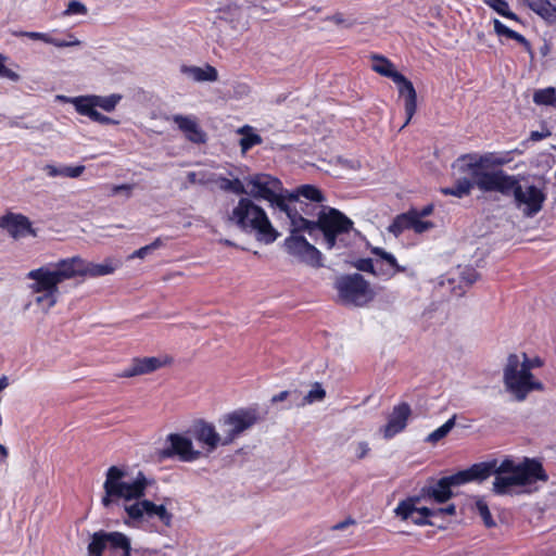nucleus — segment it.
<instances>
[{"mask_svg":"<svg viewBox=\"0 0 556 556\" xmlns=\"http://www.w3.org/2000/svg\"><path fill=\"white\" fill-rule=\"evenodd\" d=\"M478 465L486 468L482 477H477V481L485 480L494 475L492 490L497 495L509 494L513 488L527 486L539 480L547 481V475L542 464L534 458H525L519 463L505 458L500 464L496 459H492Z\"/></svg>","mask_w":556,"mask_h":556,"instance_id":"f257e3e1","label":"nucleus"},{"mask_svg":"<svg viewBox=\"0 0 556 556\" xmlns=\"http://www.w3.org/2000/svg\"><path fill=\"white\" fill-rule=\"evenodd\" d=\"M223 220L264 244H270L279 237L264 207L248 197H240L235 205L224 213Z\"/></svg>","mask_w":556,"mask_h":556,"instance_id":"f03ea898","label":"nucleus"},{"mask_svg":"<svg viewBox=\"0 0 556 556\" xmlns=\"http://www.w3.org/2000/svg\"><path fill=\"white\" fill-rule=\"evenodd\" d=\"M148 485L149 481L142 472H138L135 478H131L126 469L111 466L105 473L101 504L109 508L123 502L125 509L127 505L144 497Z\"/></svg>","mask_w":556,"mask_h":556,"instance_id":"7ed1b4c3","label":"nucleus"},{"mask_svg":"<svg viewBox=\"0 0 556 556\" xmlns=\"http://www.w3.org/2000/svg\"><path fill=\"white\" fill-rule=\"evenodd\" d=\"M26 279L31 280L28 289L37 294L34 302L45 314L58 303L59 285L68 280L59 262L29 270Z\"/></svg>","mask_w":556,"mask_h":556,"instance_id":"20e7f679","label":"nucleus"},{"mask_svg":"<svg viewBox=\"0 0 556 556\" xmlns=\"http://www.w3.org/2000/svg\"><path fill=\"white\" fill-rule=\"evenodd\" d=\"M490 157L488 155L465 154L453 163L455 175L468 177L472 184L483 192H498L505 179L503 169L490 170Z\"/></svg>","mask_w":556,"mask_h":556,"instance_id":"39448f33","label":"nucleus"},{"mask_svg":"<svg viewBox=\"0 0 556 556\" xmlns=\"http://www.w3.org/2000/svg\"><path fill=\"white\" fill-rule=\"evenodd\" d=\"M503 195H513L515 206L527 218L534 217L543 208L546 195L534 185H521L518 177L506 174L498 191Z\"/></svg>","mask_w":556,"mask_h":556,"instance_id":"423d86ee","label":"nucleus"},{"mask_svg":"<svg viewBox=\"0 0 556 556\" xmlns=\"http://www.w3.org/2000/svg\"><path fill=\"white\" fill-rule=\"evenodd\" d=\"M505 388L517 401L526 400L531 391H543L544 386L523 366L518 354H509L503 370Z\"/></svg>","mask_w":556,"mask_h":556,"instance_id":"0eeeda50","label":"nucleus"},{"mask_svg":"<svg viewBox=\"0 0 556 556\" xmlns=\"http://www.w3.org/2000/svg\"><path fill=\"white\" fill-rule=\"evenodd\" d=\"M243 189V197L267 201L274 207L287 200L281 180L269 174L256 173L244 177Z\"/></svg>","mask_w":556,"mask_h":556,"instance_id":"6e6552de","label":"nucleus"},{"mask_svg":"<svg viewBox=\"0 0 556 556\" xmlns=\"http://www.w3.org/2000/svg\"><path fill=\"white\" fill-rule=\"evenodd\" d=\"M58 262L68 280L77 277L97 278L112 275L122 266L121 260L112 256L104 258L101 263L89 262L80 256L63 258Z\"/></svg>","mask_w":556,"mask_h":556,"instance_id":"1a4fd4ad","label":"nucleus"},{"mask_svg":"<svg viewBox=\"0 0 556 556\" xmlns=\"http://www.w3.org/2000/svg\"><path fill=\"white\" fill-rule=\"evenodd\" d=\"M334 287L339 301L344 305L363 306L375 296L369 283L359 274L339 277Z\"/></svg>","mask_w":556,"mask_h":556,"instance_id":"9d476101","label":"nucleus"},{"mask_svg":"<svg viewBox=\"0 0 556 556\" xmlns=\"http://www.w3.org/2000/svg\"><path fill=\"white\" fill-rule=\"evenodd\" d=\"M261 420L256 408H240L219 419L223 433V445L232 443L244 431L251 429Z\"/></svg>","mask_w":556,"mask_h":556,"instance_id":"9b49d317","label":"nucleus"},{"mask_svg":"<svg viewBox=\"0 0 556 556\" xmlns=\"http://www.w3.org/2000/svg\"><path fill=\"white\" fill-rule=\"evenodd\" d=\"M485 468L486 467L482 465H472L466 470L441 478L434 485L427 488L426 493L435 502L445 503L453 495L451 491L452 486L460 485L469 481H477V477H482L485 473Z\"/></svg>","mask_w":556,"mask_h":556,"instance_id":"f8f14e48","label":"nucleus"},{"mask_svg":"<svg viewBox=\"0 0 556 556\" xmlns=\"http://www.w3.org/2000/svg\"><path fill=\"white\" fill-rule=\"evenodd\" d=\"M314 225L323 232L327 249H332L336 245L337 237L353 228V222L336 208L323 210Z\"/></svg>","mask_w":556,"mask_h":556,"instance_id":"ddd939ff","label":"nucleus"},{"mask_svg":"<svg viewBox=\"0 0 556 556\" xmlns=\"http://www.w3.org/2000/svg\"><path fill=\"white\" fill-rule=\"evenodd\" d=\"M125 513L134 522L143 521L144 517H156L164 526L169 527L173 520V514L164 505H156L151 501L144 500L134 502L125 507Z\"/></svg>","mask_w":556,"mask_h":556,"instance_id":"4468645a","label":"nucleus"},{"mask_svg":"<svg viewBox=\"0 0 556 556\" xmlns=\"http://www.w3.org/2000/svg\"><path fill=\"white\" fill-rule=\"evenodd\" d=\"M285 248L289 254L309 266L319 267L321 265L320 252L299 233H291L285 240Z\"/></svg>","mask_w":556,"mask_h":556,"instance_id":"2eb2a0df","label":"nucleus"},{"mask_svg":"<svg viewBox=\"0 0 556 556\" xmlns=\"http://www.w3.org/2000/svg\"><path fill=\"white\" fill-rule=\"evenodd\" d=\"M169 447L164 452L165 456H177L182 462H194L203 456L200 450H195L192 439L179 433H170L167 437Z\"/></svg>","mask_w":556,"mask_h":556,"instance_id":"dca6fc26","label":"nucleus"},{"mask_svg":"<svg viewBox=\"0 0 556 556\" xmlns=\"http://www.w3.org/2000/svg\"><path fill=\"white\" fill-rule=\"evenodd\" d=\"M172 363L169 356H150V357H135L131 359L130 365L125 368L119 377L131 378L136 376H142L152 374L162 367H165Z\"/></svg>","mask_w":556,"mask_h":556,"instance_id":"f3484780","label":"nucleus"},{"mask_svg":"<svg viewBox=\"0 0 556 556\" xmlns=\"http://www.w3.org/2000/svg\"><path fill=\"white\" fill-rule=\"evenodd\" d=\"M190 433L203 446L206 454L215 451L219 444L223 445V433L219 434L215 426L207 421L198 420L194 422Z\"/></svg>","mask_w":556,"mask_h":556,"instance_id":"a211bd4d","label":"nucleus"},{"mask_svg":"<svg viewBox=\"0 0 556 556\" xmlns=\"http://www.w3.org/2000/svg\"><path fill=\"white\" fill-rule=\"evenodd\" d=\"M0 228L5 229L14 239L27 235L37 236L36 230L31 227V222L23 214L7 213L0 216Z\"/></svg>","mask_w":556,"mask_h":556,"instance_id":"6ab92c4d","label":"nucleus"},{"mask_svg":"<svg viewBox=\"0 0 556 556\" xmlns=\"http://www.w3.org/2000/svg\"><path fill=\"white\" fill-rule=\"evenodd\" d=\"M412 414L407 403H401L393 407L389 415L387 425L382 428L383 437L391 439L399 432L403 431L407 425V420Z\"/></svg>","mask_w":556,"mask_h":556,"instance_id":"aec40b11","label":"nucleus"},{"mask_svg":"<svg viewBox=\"0 0 556 556\" xmlns=\"http://www.w3.org/2000/svg\"><path fill=\"white\" fill-rule=\"evenodd\" d=\"M399 86L400 96L405 97V114L406 121L402 128L406 127L412 121L417 110V92L413 86V83L408 80L404 75L401 74V79L393 80Z\"/></svg>","mask_w":556,"mask_h":556,"instance_id":"412c9836","label":"nucleus"},{"mask_svg":"<svg viewBox=\"0 0 556 556\" xmlns=\"http://www.w3.org/2000/svg\"><path fill=\"white\" fill-rule=\"evenodd\" d=\"M277 208H279L281 212L286 213L288 218L290 219V226H291V233H298L302 230H307L309 233H312L316 226L314 225L316 222H312L306 219L298 210L296 206H292L290 203L285 200L281 205H279Z\"/></svg>","mask_w":556,"mask_h":556,"instance_id":"4be33fe9","label":"nucleus"},{"mask_svg":"<svg viewBox=\"0 0 556 556\" xmlns=\"http://www.w3.org/2000/svg\"><path fill=\"white\" fill-rule=\"evenodd\" d=\"M174 123L185 134L186 138L194 143H203L206 140L205 132L200 128L195 118L184 115H174Z\"/></svg>","mask_w":556,"mask_h":556,"instance_id":"5701e85b","label":"nucleus"},{"mask_svg":"<svg viewBox=\"0 0 556 556\" xmlns=\"http://www.w3.org/2000/svg\"><path fill=\"white\" fill-rule=\"evenodd\" d=\"M122 100L121 94H110V96H85V99H79L76 101L77 105H87L91 106V109L100 108L105 112H112L115 110L119 101Z\"/></svg>","mask_w":556,"mask_h":556,"instance_id":"b1692460","label":"nucleus"},{"mask_svg":"<svg viewBox=\"0 0 556 556\" xmlns=\"http://www.w3.org/2000/svg\"><path fill=\"white\" fill-rule=\"evenodd\" d=\"M180 72L195 83L216 81L218 79L217 70L208 64L203 67L182 65Z\"/></svg>","mask_w":556,"mask_h":556,"instance_id":"393cba45","label":"nucleus"},{"mask_svg":"<svg viewBox=\"0 0 556 556\" xmlns=\"http://www.w3.org/2000/svg\"><path fill=\"white\" fill-rule=\"evenodd\" d=\"M533 12L540 15L548 25L556 28V2L547 0H522Z\"/></svg>","mask_w":556,"mask_h":556,"instance_id":"a878e982","label":"nucleus"},{"mask_svg":"<svg viewBox=\"0 0 556 556\" xmlns=\"http://www.w3.org/2000/svg\"><path fill=\"white\" fill-rule=\"evenodd\" d=\"M249 16L248 8L229 7L227 11L223 12L220 18L232 23L235 29L244 30L249 25Z\"/></svg>","mask_w":556,"mask_h":556,"instance_id":"bb28decb","label":"nucleus"},{"mask_svg":"<svg viewBox=\"0 0 556 556\" xmlns=\"http://www.w3.org/2000/svg\"><path fill=\"white\" fill-rule=\"evenodd\" d=\"M370 60L372 62L371 68L377 74L388 77L392 80H394L396 78L401 79V73H399L395 70L394 64L386 56L380 55V54H372L370 56Z\"/></svg>","mask_w":556,"mask_h":556,"instance_id":"cd10ccee","label":"nucleus"},{"mask_svg":"<svg viewBox=\"0 0 556 556\" xmlns=\"http://www.w3.org/2000/svg\"><path fill=\"white\" fill-rule=\"evenodd\" d=\"M212 185L218 187L224 192H231L237 195H243L244 178L241 180L238 177L227 178L213 173Z\"/></svg>","mask_w":556,"mask_h":556,"instance_id":"c85d7f7f","label":"nucleus"},{"mask_svg":"<svg viewBox=\"0 0 556 556\" xmlns=\"http://www.w3.org/2000/svg\"><path fill=\"white\" fill-rule=\"evenodd\" d=\"M85 170L84 165L77 166H55L52 164H47L43 166V172L51 178L54 177H68V178H77Z\"/></svg>","mask_w":556,"mask_h":556,"instance_id":"c756f323","label":"nucleus"},{"mask_svg":"<svg viewBox=\"0 0 556 556\" xmlns=\"http://www.w3.org/2000/svg\"><path fill=\"white\" fill-rule=\"evenodd\" d=\"M108 546L113 551H122L123 556H130V541L122 532H106Z\"/></svg>","mask_w":556,"mask_h":556,"instance_id":"7c9ffc66","label":"nucleus"},{"mask_svg":"<svg viewBox=\"0 0 556 556\" xmlns=\"http://www.w3.org/2000/svg\"><path fill=\"white\" fill-rule=\"evenodd\" d=\"M238 134L242 135L239 144L241 148V152L245 153L248 150L253 148L254 146L261 144L263 139L260 135L253 131V128L249 125H245L238 129Z\"/></svg>","mask_w":556,"mask_h":556,"instance_id":"2f4dec72","label":"nucleus"},{"mask_svg":"<svg viewBox=\"0 0 556 556\" xmlns=\"http://www.w3.org/2000/svg\"><path fill=\"white\" fill-rule=\"evenodd\" d=\"M299 197H303V198L311 200L313 202H316V203H321L325 201V198H324L323 193L320 192V190L312 185H303V186L299 187L296 189L295 193L288 194V200L289 201L296 200V198H299Z\"/></svg>","mask_w":556,"mask_h":556,"instance_id":"473e14b6","label":"nucleus"},{"mask_svg":"<svg viewBox=\"0 0 556 556\" xmlns=\"http://www.w3.org/2000/svg\"><path fill=\"white\" fill-rule=\"evenodd\" d=\"M472 189V184L468 177H460L457 175L455 185L450 188H445L442 190L444 194L454 195L457 198H463L468 195Z\"/></svg>","mask_w":556,"mask_h":556,"instance_id":"72a5a7b5","label":"nucleus"},{"mask_svg":"<svg viewBox=\"0 0 556 556\" xmlns=\"http://www.w3.org/2000/svg\"><path fill=\"white\" fill-rule=\"evenodd\" d=\"M76 112L83 116L89 117L91 121L97 122L102 125H117L118 122L105 116L97 111V109H91V106L87 105H77Z\"/></svg>","mask_w":556,"mask_h":556,"instance_id":"f704fd0d","label":"nucleus"},{"mask_svg":"<svg viewBox=\"0 0 556 556\" xmlns=\"http://www.w3.org/2000/svg\"><path fill=\"white\" fill-rule=\"evenodd\" d=\"M105 538L106 532L102 530L92 534L88 545V556H102L104 548L109 547Z\"/></svg>","mask_w":556,"mask_h":556,"instance_id":"c9c22d12","label":"nucleus"},{"mask_svg":"<svg viewBox=\"0 0 556 556\" xmlns=\"http://www.w3.org/2000/svg\"><path fill=\"white\" fill-rule=\"evenodd\" d=\"M410 229V210L397 215L389 225L388 231L399 237L403 231Z\"/></svg>","mask_w":556,"mask_h":556,"instance_id":"e433bc0d","label":"nucleus"},{"mask_svg":"<svg viewBox=\"0 0 556 556\" xmlns=\"http://www.w3.org/2000/svg\"><path fill=\"white\" fill-rule=\"evenodd\" d=\"M417 497H409L400 502L396 508L394 509V514L396 515V517L401 518L402 520L413 518V515L417 510Z\"/></svg>","mask_w":556,"mask_h":556,"instance_id":"4c0bfd02","label":"nucleus"},{"mask_svg":"<svg viewBox=\"0 0 556 556\" xmlns=\"http://www.w3.org/2000/svg\"><path fill=\"white\" fill-rule=\"evenodd\" d=\"M455 424L456 415L451 417L445 424H443L437 430L429 433L425 441L430 444L438 443L440 440L445 438L451 432V430L455 427Z\"/></svg>","mask_w":556,"mask_h":556,"instance_id":"58836bf2","label":"nucleus"},{"mask_svg":"<svg viewBox=\"0 0 556 556\" xmlns=\"http://www.w3.org/2000/svg\"><path fill=\"white\" fill-rule=\"evenodd\" d=\"M533 101L539 105L556 106V90L553 87L536 90L533 94Z\"/></svg>","mask_w":556,"mask_h":556,"instance_id":"ea45409f","label":"nucleus"},{"mask_svg":"<svg viewBox=\"0 0 556 556\" xmlns=\"http://www.w3.org/2000/svg\"><path fill=\"white\" fill-rule=\"evenodd\" d=\"M434 227V224L429 220H424V218L419 217L417 215V210L412 208L410 210V229L414 230L416 233H424L429 231Z\"/></svg>","mask_w":556,"mask_h":556,"instance_id":"a19ab883","label":"nucleus"},{"mask_svg":"<svg viewBox=\"0 0 556 556\" xmlns=\"http://www.w3.org/2000/svg\"><path fill=\"white\" fill-rule=\"evenodd\" d=\"M326 397V391L321 387L320 383H314L312 390L301 400V402L296 403L298 406H304L306 404H312L315 402H320Z\"/></svg>","mask_w":556,"mask_h":556,"instance_id":"79ce46f5","label":"nucleus"},{"mask_svg":"<svg viewBox=\"0 0 556 556\" xmlns=\"http://www.w3.org/2000/svg\"><path fill=\"white\" fill-rule=\"evenodd\" d=\"M163 245V241L161 238H156L153 242L148 245H144L136 251H134L130 255H128L127 260L141 258L143 260L146 256L151 254L153 251L160 249Z\"/></svg>","mask_w":556,"mask_h":556,"instance_id":"37998d69","label":"nucleus"},{"mask_svg":"<svg viewBox=\"0 0 556 556\" xmlns=\"http://www.w3.org/2000/svg\"><path fill=\"white\" fill-rule=\"evenodd\" d=\"M371 252L375 255L379 256L381 260H383L393 269V274L405 270L404 267H401L397 264L396 258L391 253L384 251L383 249L372 248Z\"/></svg>","mask_w":556,"mask_h":556,"instance_id":"c03bdc74","label":"nucleus"},{"mask_svg":"<svg viewBox=\"0 0 556 556\" xmlns=\"http://www.w3.org/2000/svg\"><path fill=\"white\" fill-rule=\"evenodd\" d=\"M485 3L498 14L517 21V15L509 11L508 3L505 0H485Z\"/></svg>","mask_w":556,"mask_h":556,"instance_id":"a18cd8bd","label":"nucleus"},{"mask_svg":"<svg viewBox=\"0 0 556 556\" xmlns=\"http://www.w3.org/2000/svg\"><path fill=\"white\" fill-rule=\"evenodd\" d=\"M213 173L208 172H190L187 175L191 185L210 186L212 185Z\"/></svg>","mask_w":556,"mask_h":556,"instance_id":"49530a36","label":"nucleus"},{"mask_svg":"<svg viewBox=\"0 0 556 556\" xmlns=\"http://www.w3.org/2000/svg\"><path fill=\"white\" fill-rule=\"evenodd\" d=\"M7 60L8 58L4 54L0 53V78H7L11 81L16 83L21 79V76L17 72L13 71L12 68H9L5 65Z\"/></svg>","mask_w":556,"mask_h":556,"instance_id":"de8ad7c7","label":"nucleus"},{"mask_svg":"<svg viewBox=\"0 0 556 556\" xmlns=\"http://www.w3.org/2000/svg\"><path fill=\"white\" fill-rule=\"evenodd\" d=\"M477 509H478L479 515L481 516L484 525L488 528H492V527L495 526V521L493 520L492 515L490 513V509H489L488 505L484 502L478 501L477 502Z\"/></svg>","mask_w":556,"mask_h":556,"instance_id":"09e8293b","label":"nucleus"},{"mask_svg":"<svg viewBox=\"0 0 556 556\" xmlns=\"http://www.w3.org/2000/svg\"><path fill=\"white\" fill-rule=\"evenodd\" d=\"M87 13V8L79 1L73 0L68 3L66 10L63 12L64 15H84Z\"/></svg>","mask_w":556,"mask_h":556,"instance_id":"8fccbe9b","label":"nucleus"},{"mask_svg":"<svg viewBox=\"0 0 556 556\" xmlns=\"http://www.w3.org/2000/svg\"><path fill=\"white\" fill-rule=\"evenodd\" d=\"M519 356L523 363V366L527 367L529 371H531L533 368L543 366V361L540 357L529 358L526 353H521Z\"/></svg>","mask_w":556,"mask_h":556,"instance_id":"3c124183","label":"nucleus"},{"mask_svg":"<svg viewBox=\"0 0 556 556\" xmlns=\"http://www.w3.org/2000/svg\"><path fill=\"white\" fill-rule=\"evenodd\" d=\"M71 40H60L51 37V41H49L50 45H53L58 48H66V47H74L79 46L80 41L73 37V35H68Z\"/></svg>","mask_w":556,"mask_h":556,"instance_id":"603ef678","label":"nucleus"},{"mask_svg":"<svg viewBox=\"0 0 556 556\" xmlns=\"http://www.w3.org/2000/svg\"><path fill=\"white\" fill-rule=\"evenodd\" d=\"M134 185L123 184L115 185L111 188V195H116L118 193H124L126 198H130L132 193Z\"/></svg>","mask_w":556,"mask_h":556,"instance_id":"864d4df0","label":"nucleus"},{"mask_svg":"<svg viewBox=\"0 0 556 556\" xmlns=\"http://www.w3.org/2000/svg\"><path fill=\"white\" fill-rule=\"evenodd\" d=\"M18 36L27 37L31 40H41L46 43H49L51 41V36L45 33H37V31H21L17 34Z\"/></svg>","mask_w":556,"mask_h":556,"instance_id":"5fc2aeb1","label":"nucleus"},{"mask_svg":"<svg viewBox=\"0 0 556 556\" xmlns=\"http://www.w3.org/2000/svg\"><path fill=\"white\" fill-rule=\"evenodd\" d=\"M354 266L358 270L375 274V267L370 258H361L355 262Z\"/></svg>","mask_w":556,"mask_h":556,"instance_id":"6e6d98bb","label":"nucleus"},{"mask_svg":"<svg viewBox=\"0 0 556 556\" xmlns=\"http://www.w3.org/2000/svg\"><path fill=\"white\" fill-rule=\"evenodd\" d=\"M287 202L290 203L292 206H296L299 212L302 215H311V205L307 203H304L303 201H300L299 198L296 200L289 201L288 195L286 194Z\"/></svg>","mask_w":556,"mask_h":556,"instance_id":"4d7b16f0","label":"nucleus"},{"mask_svg":"<svg viewBox=\"0 0 556 556\" xmlns=\"http://www.w3.org/2000/svg\"><path fill=\"white\" fill-rule=\"evenodd\" d=\"M462 277L467 283L472 285L479 279V274L473 268H465L462 271Z\"/></svg>","mask_w":556,"mask_h":556,"instance_id":"13d9d810","label":"nucleus"},{"mask_svg":"<svg viewBox=\"0 0 556 556\" xmlns=\"http://www.w3.org/2000/svg\"><path fill=\"white\" fill-rule=\"evenodd\" d=\"M370 451V447L367 442H358L355 446V455L358 459L365 458Z\"/></svg>","mask_w":556,"mask_h":556,"instance_id":"bf43d9fd","label":"nucleus"},{"mask_svg":"<svg viewBox=\"0 0 556 556\" xmlns=\"http://www.w3.org/2000/svg\"><path fill=\"white\" fill-rule=\"evenodd\" d=\"M494 30L500 36H506L507 38H510L513 34V29L506 27L503 23H501L498 20H494Z\"/></svg>","mask_w":556,"mask_h":556,"instance_id":"052dcab7","label":"nucleus"},{"mask_svg":"<svg viewBox=\"0 0 556 556\" xmlns=\"http://www.w3.org/2000/svg\"><path fill=\"white\" fill-rule=\"evenodd\" d=\"M289 395H291V396H295V397L298 399L299 393H298L296 391H294V392L282 391V392H280L279 394L274 395V396L271 397V402H273V403L282 402V401H285Z\"/></svg>","mask_w":556,"mask_h":556,"instance_id":"680f3d73","label":"nucleus"},{"mask_svg":"<svg viewBox=\"0 0 556 556\" xmlns=\"http://www.w3.org/2000/svg\"><path fill=\"white\" fill-rule=\"evenodd\" d=\"M79 99H85V96L73 97V98L66 97V96H62V94L56 96V100L58 101L71 103V104L74 105L75 109H76V101L79 100Z\"/></svg>","mask_w":556,"mask_h":556,"instance_id":"e2e57ef3","label":"nucleus"},{"mask_svg":"<svg viewBox=\"0 0 556 556\" xmlns=\"http://www.w3.org/2000/svg\"><path fill=\"white\" fill-rule=\"evenodd\" d=\"M416 513L425 518L430 517V516H437V509H430L428 507H420V508L417 507Z\"/></svg>","mask_w":556,"mask_h":556,"instance_id":"0e129e2a","label":"nucleus"},{"mask_svg":"<svg viewBox=\"0 0 556 556\" xmlns=\"http://www.w3.org/2000/svg\"><path fill=\"white\" fill-rule=\"evenodd\" d=\"M354 523H355V520H354V519H352V518H348V519H345V520H343V521H341V522L336 523V525L332 527V530H336V531H338V530H343V529H345L348 526H351V525H354Z\"/></svg>","mask_w":556,"mask_h":556,"instance_id":"69168bd1","label":"nucleus"},{"mask_svg":"<svg viewBox=\"0 0 556 556\" xmlns=\"http://www.w3.org/2000/svg\"><path fill=\"white\" fill-rule=\"evenodd\" d=\"M456 513V507L454 504H451L444 508H438L437 509V515H443V514H446V515H455Z\"/></svg>","mask_w":556,"mask_h":556,"instance_id":"338daca9","label":"nucleus"},{"mask_svg":"<svg viewBox=\"0 0 556 556\" xmlns=\"http://www.w3.org/2000/svg\"><path fill=\"white\" fill-rule=\"evenodd\" d=\"M433 212V205L432 204H429L427 206H425L424 208L421 210H417V215L421 218H425L429 215H431Z\"/></svg>","mask_w":556,"mask_h":556,"instance_id":"774afa93","label":"nucleus"}]
</instances>
